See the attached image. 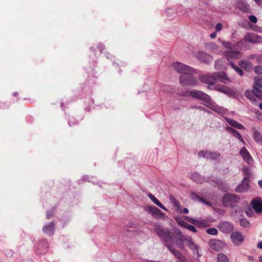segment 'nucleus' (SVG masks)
Instances as JSON below:
<instances>
[{
	"label": "nucleus",
	"mask_w": 262,
	"mask_h": 262,
	"mask_svg": "<svg viewBox=\"0 0 262 262\" xmlns=\"http://www.w3.org/2000/svg\"><path fill=\"white\" fill-rule=\"evenodd\" d=\"M253 91H251L249 90H247L245 92V96L249 99H250L251 101H253L254 100L253 99Z\"/></svg>",
	"instance_id": "nucleus-37"
},
{
	"label": "nucleus",
	"mask_w": 262,
	"mask_h": 262,
	"mask_svg": "<svg viewBox=\"0 0 262 262\" xmlns=\"http://www.w3.org/2000/svg\"><path fill=\"white\" fill-rule=\"evenodd\" d=\"M257 247L259 249H262V242H259L258 243Z\"/></svg>",
	"instance_id": "nucleus-54"
},
{
	"label": "nucleus",
	"mask_w": 262,
	"mask_h": 262,
	"mask_svg": "<svg viewBox=\"0 0 262 262\" xmlns=\"http://www.w3.org/2000/svg\"><path fill=\"white\" fill-rule=\"evenodd\" d=\"M258 184H259L260 187L262 188V181L261 180H259L258 181Z\"/></svg>",
	"instance_id": "nucleus-56"
},
{
	"label": "nucleus",
	"mask_w": 262,
	"mask_h": 262,
	"mask_svg": "<svg viewBox=\"0 0 262 262\" xmlns=\"http://www.w3.org/2000/svg\"><path fill=\"white\" fill-rule=\"evenodd\" d=\"M192 224L198 227H206L207 226V222L203 220L194 219Z\"/></svg>",
	"instance_id": "nucleus-29"
},
{
	"label": "nucleus",
	"mask_w": 262,
	"mask_h": 262,
	"mask_svg": "<svg viewBox=\"0 0 262 262\" xmlns=\"http://www.w3.org/2000/svg\"><path fill=\"white\" fill-rule=\"evenodd\" d=\"M216 258L217 262H229V259L227 256L222 253H219L217 255Z\"/></svg>",
	"instance_id": "nucleus-31"
},
{
	"label": "nucleus",
	"mask_w": 262,
	"mask_h": 262,
	"mask_svg": "<svg viewBox=\"0 0 262 262\" xmlns=\"http://www.w3.org/2000/svg\"><path fill=\"white\" fill-rule=\"evenodd\" d=\"M177 223L182 227H183L185 228L187 227V226L189 225L184 220L181 218L177 219Z\"/></svg>",
	"instance_id": "nucleus-35"
},
{
	"label": "nucleus",
	"mask_w": 262,
	"mask_h": 262,
	"mask_svg": "<svg viewBox=\"0 0 262 262\" xmlns=\"http://www.w3.org/2000/svg\"><path fill=\"white\" fill-rule=\"evenodd\" d=\"M244 41L249 42L252 43H262V36L253 33H246L244 38L237 43L238 47H241Z\"/></svg>",
	"instance_id": "nucleus-4"
},
{
	"label": "nucleus",
	"mask_w": 262,
	"mask_h": 262,
	"mask_svg": "<svg viewBox=\"0 0 262 262\" xmlns=\"http://www.w3.org/2000/svg\"><path fill=\"white\" fill-rule=\"evenodd\" d=\"M219 229L224 233H229L233 231V226L228 222H222L219 225Z\"/></svg>",
	"instance_id": "nucleus-13"
},
{
	"label": "nucleus",
	"mask_w": 262,
	"mask_h": 262,
	"mask_svg": "<svg viewBox=\"0 0 262 262\" xmlns=\"http://www.w3.org/2000/svg\"><path fill=\"white\" fill-rule=\"evenodd\" d=\"M99 48H100V51H102L103 50V49H104V46L102 45H101L100 46Z\"/></svg>",
	"instance_id": "nucleus-57"
},
{
	"label": "nucleus",
	"mask_w": 262,
	"mask_h": 262,
	"mask_svg": "<svg viewBox=\"0 0 262 262\" xmlns=\"http://www.w3.org/2000/svg\"><path fill=\"white\" fill-rule=\"evenodd\" d=\"M185 244L187 246L189 247V248L193 251L194 255H196L198 257H199L201 256L199 252L198 245L194 243L191 237L186 236Z\"/></svg>",
	"instance_id": "nucleus-8"
},
{
	"label": "nucleus",
	"mask_w": 262,
	"mask_h": 262,
	"mask_svg": "<svg viewBox=\"0 0 262 262\" xmlns=\"http://www.w3.org/2000/svg\"><path fill=\"white\" fill-rule=\"evenodd\" d=\"M238 66L246 71H250L252 69L251 63L248 60L244 59L238 62Z\"/></svg>",
	"instance_id": "nucleus-25"
},
{
	"label": "nucleus",
	"mask_w": 262,
	"mask_h": 262,
	"mask_svg": "<svg viewBox=\"0 0 262 262\" xmlns=\"http://www.w3.org/2000/svg\"><path fill=\"white\" fill-rule=\"evenodd\" d=\"M221 155L217 151H211L210 150H202L198 152V157L199 158H204L206 159L214 160L218 159Z\"/></svg>",
	"instance_id": "nucleus-7"
},
{
	"label": "nucleus",
	"mask_w": 262,
	"mask_h": 262,
	"mask_svg": "<svg viewBox=\"0 0 262 262\" xmlns=\"http://www.w3.org/2000/svg\"><path fill=\"white\" fill-rule=\"evenodd\" d=\"M219 40L220 41L222 44L227 48H231V44L229 42H226L224 41H222L221 39H219Z\"/></svg>",
	"instance_id": "nucleus-41"
},
{
	"label": "nucleus",
	"mask_w": 262,
	"mask_h": 262,
	"mask_svg": "<svg viewBox=\"0 0 262 262\" xmlns=\"http://www.w3.org/2000/svg\"><path fill=\"white\" fill-rule=\"evenodd\" d=\"M239 154L246 162L248 164L252 163L253 159L245 147H243L241 148L239 151Z\"/></svg>",
	"instance_id": "nucleus-16"
},
{
	"label": "nucleus",
	"mask_w": 262,
	"mask_h": 262,
	"mask_svg": "<svg viewBox=\"0 0 262 262\" xmlns=\"http://www.w3.org/2000/svg\"><path fill=\"white\" fill-rule=\"evenodd\" d=\"M182 212H183L184 213H188L189 212V210L187 208H185L183 209Z\"/></svg>",
	"instance_id": "nucleus-55"
},
{
	"label": "nucleus",
	"mask_w": 262,
	"mask_h": 262,
	"mask_svg": "<svg viewBox=\"0 0 262 262\" xmlns=\"http://www.w3.org/2000/svg\"><path fill=\"white\" fill-rule=\"evenodd\" d=\"M69 124L70 126H72V123L71 121H69Z\"/></svg>",
	"instance_id": "nucleus-61"
},
{
	"label": "nucleus",
	"mask_w": 262,
	"mask_h": 262,
	"mask_svg": "<svg viewBox=\"0 0 262 262\" xmlns=\"http://www.w3.org/2000/svg\"><path fill=\"white\" fill-rule=\"evenodd\" d=\"M147 211L157 219H161L164 217V213L156 207L148 206Z\"/></svg>",
	"instance_id": "nucleus-18"
},
{
	"label": "nucleus",
	"mask_w": 262,
	"mask_h": 262,
	"mask_svg": "<svg viewBox=\"0 0 262 262\" xmlns=\"http://www.w3.org/2000/svg\"><path fill=\"white\" fill-rule=\"evenodd\" d=\"M254 85L259 88H262V77L260 76L255 77L254 78Z\"/></svg>",
	"instance_id": "nucleus-33"
},
{
	"label": "nucleus",
	"mask_w": 262,
	"mask_h": 262,
	"mask_svg": "<svg viewBox=\"0 0 262 262\" xmlns=\"http://www.w3.org/2000/svg\"><path fill=\"white\" fill-rule=\"evenodd\" d=\"M209 47L214 50H217V46L215 44V43H210L209 45Z\"/></svg>",
	"instance_id": "nucleus-48"
},
{
	"label": "nucleus",
	"mask_w": 262,
	"mask_h": 262,
	"mask_svg": "<svg viewBox=\"0 0 262 262\" xmlns=\"http://www.w3.org/2000/svg\"><path fill=\"white\" fill-rule=\"evenodd\" d=\"M254 71L257 74H261L262 67L260 66H256L254 68Z\"/></svg>",
	"instance_id": "nucleus-40"
},
{
	"label": "nucleus",
	"mask_w": 262,
	"mask_h": 262,
	"mask_svg": "<svg viewBox=\"0 0 262 262\" xmlns=\"http://www.w3.org/2000/svg\"><path fill=\"white\" fill-rule=\"evenodd\" d=\"M180 95L184 97H188L191 95L193 98L201 100L203 102L202 103L203 105L220 115L225 114L227 112L226 109L212 102L210 96L202 91L196 90L186 91L182 92Z\"/></svg>",
	"instance_id": "nucleus-2"
},
{
	"label": "nucleus",
	"mask_w": 262,
	"mask_h": 262,
	"mask_svg": "<svg viewBox=\"0 0 262 262\" xmlns=\"http://www.w3.org/2000/svg\"><path fill=\"white\" fill-rule=\"evenodd\" d=\"M155 231L157 234L165 243L166 247L169 251L178 259L183 261L185 257L178 250L173 247L175 243L177 246L183 249L185 247V241L186 236L183 235L179 230H176L172 234L168 229L163 228L159 225H155Z\"/></svg>",
	"instance_id": "nucleus-1"
},
{
	"label": "nucleus",
	"mask_w": 262,
	"mask_h": 262,
	"mask_svg": "<svg viewBox=\"0 0 262 262\" xmlns=\"http://www.w3.org/2000/svg\"><path fill=\"white\" fill-rule=\"evenodd\" d=\"M207 233L210 235H216L217 233V230L214 228H208L207 231Z\"/></svg>",
	"instance_id": "nucleus-38"
},
{
	"label": "nucleus",
	"mask_w": 262,
	"mask_h": 262,
	"mask_svg": "<svg viewBox=\"0 0 262 262\" xmlns=\"http://www.w3.org/2000/svg\"><path fill=\"white\" fill-rule=\"evenodd\" d=\"M216 31H215V32H213V33H211V34L210 35V37L211 38H212V39H213V38H215V37H216Z\"/></svg>",
	"instance_id": "nucleus-52"
},
{
	"label": "nucleus",
	"mask_w": 262,
	"mask_h": 262,
	"mask_svg": "<svg viewBox=\"0 0 262 262\" xmlns=\"http://www.w3.org/2000/svg\"><path fill=\"white\" fill-rule=\"evenodd\" d=\"M223 26L222 24L218 23L215 26V31L219 32L222 29Z\"/></svg>",
	"instance_id": "nucleus-44"
},
{
	"label": "nucleus",
	"mask_w": 262,
	"mask_h": 262,
	"mask_svg": "<svg viewBox=\"0 0 262 262\" xmlns=\"http://www.w3.org/2000/svg\"><path fill=\"white\" fill-rule=\"evenodd\" d=\"M148 196L156 205L167 211V209L152 194L148 193Z\"/></svg>",
	"instance_id": "nucleus-27"
},
{
	"label": "nucleus",
	"mask_w": 262,
	"mask_h": 262,
	"mask_svg": "<svg viewBox=\"0 0 262 262\" xmlns=\"http://www.w3.org/2000/svg\"><path fill=\"white\" fill-rule=\"evenodd\" d=\"M216 81H219L225 84L230 82V79L228 78L225 73L223 72L215 73Z\"/></svg>",
	"instance_id": "nucleus-20"
},
{
	"label": "nucleus",
	"mask_w": 262,
	"mask_h": 262,
	"mask_svg": "<svg viewBox=\"0 0 262 262\" xmlns=\"http://www.w3.org/2000/svg\"><path fill=\"white\" fill-rule=\"evenodd\" d=\"M53 215V211L52 210V211H48L47 212V218L48 219H50V217H51Z\"/></svg>",
	"instance_id": "nucleus-49"
},
{
	"label": "nucleus",
	"mask_w": 262,
	"mask_h": 262,
	"mask_svg": "<svg viewBox=\"0 0 262 262\" xmlns=\"http://www.w3.org/2000/svg\"><path fill=\"white\" fill-rule=\"evenodd\" d=\"M209 246L211 249L215 251H220L223 249L224 246V243L217 239H211L209 242Z\"/></svg>",
	"instance_id": "nucleus-15"
},
{
	"label": "nucleus",
	"mask_w": 262,
	"mask_h": 262,
	"mask_svg": "<svg viewBox=\"0 0 262 262\" xmlns=\"http://www.w3.org/2000/svg\"><path fill=\"white\" fill-rule=\"evenodd\" d=\"M256 116L257 119L261 120L262 119V113L258 111L256 112Z\"/></svg>",
	"instance_id": "nucleus-47"
},
{
	"label": "nucleus",
	"mask_w": 262,
	"mask_h": 262,
	"mask_svg": "<svg viewBox=\"0 0 262 262\" xmlns=\"http://www.w3.org/2000/svg\"><path fill=\"white\" fill-rule=\"evenodd\" d=\"M191 75H181L180 77V83L183 86H195L198 84L197 79Z\"/></svg>",
	"instance_id": "nucleus-6"
},
{
	"label": "nucleus",
	"mask_w": 262,
	"mask_h": 262,
	"mask_svg": "<svg viewBox=\"0 0 262 262\" xmlns=\"http://www.w3.org/2000/svg\"><path fill=\"white\" fill-rule=\"evenodd\" d=\"M214 89L219 92H222L226 94L227 96L229 97L234 96L235 95V93L229 87L224 86V85H219L214 86Z\"/></svg>",
	"instance_id": "nucleus-12"
},
{
	"label": "nucleus",
	"mask_w": 262,
	"mask_h": 262,
	"mask_svg": "<svg viewBox=\"0 0 262 262\" xmlns=\"http://www.w3.org/2000/svg\"><path fill=\"white\" fill-rule=\"evenodd\" d=\"M249 188V179L246 177L244 178L242 183L236 188L235 190L237 192L242 193L247 191Z\"/></svg>",
	"instance_id": "nucleus-10"
},
{
	"label": "nucleus",
	"mask_w": 262,
	"mask_h": 262,
	"mask_svg": "<svg viewBox=\"0 0 262 262\" xmlns=\"http://www.w3.org/2000/svg\"><path fill=\"white\" fill-rule=\"evenodd\" d=\"M55 225L53 222L45 225L42 229L43 232L46 234L52 236L54 233Z\"/></svg>",
	"instance_id": "nucleus-21"
},
{
	"label": "nucleus",
	"mask_w": 262,
	"mask_h": 262,
	"mask_svg": "<svg viewBox=\"0 0 262 262\" xmlns=\"http://www.w3.org/2000/svg\"><path fill=\"white\" fill-rule=\"evenodd\" d=\"M200 79L202 82L205 83L212 85L216 81L215 73L204 74L201 76Z\"/></svg>",
	"instance_id": "nucleus-9"
},
{
	"label": "nucleus",
	"mask_w": 262,
	"mask_h": 262,
	"mask_svg": "<svg viewBox=\"0 0 262 262\" xmlns=\"http://www.w3.org/2000/svg\"><path fill=\"white\" fill-rule=\"evenodd\" d=\"M185 220H186V221H187V222H189V223H192V224H193V221H194V219L191 218V217H189V216H185Z\"/></svg>",
	"instance_id": "nucleus-50"
},
{
	"label": "nucleus",
	"mask_w": 262,
	"mask_h": 262,
	"mask_svg": "<svg viewBox=\"0 0 262 262\" xmlns=\"http://www.w3.org/2000/svg\"><path fill=\"white\" fill-rule=\"evenodd\" d=\"M223 61L222 59H218L216 60L215 61L214 63V68L216 70H220L222 69L223 66Z\"/></svg>",
	"instance_id": "nucleus-34"
},
{
	"label": "nucleus",
	"mask_w": 262,
	"mask_h": 262,
	"mask_svg": "<svg viewBox=\"0 0 262 262\" xmlns=\"http://www.w3.org/2000/svg\"><path fill=\"white\" fill-rule=\"evenodd\" d=\"M239 201L238 196L233 194H226L223 199V202L224 206L233 207Z\"/></svg>",
	"instance_id": "nucleus-5"
},
{
	"label": "nucleus",
	"mask_w": 262,
	"mask_h": 262,
	"mask_svg": "<svg viewBox=\"0 0 262 262\" xmlns=\"http://www.w3.org/2000/svg\"><path fill=\"white\" fill-rule=\"evenodd\" d=\"M190 196L192 200L194 201L204 202L203 199L201 197H200L199 195H198L194 192H191L190 194Z\"/></svg>",
	"instance_id": "nucleus-36"
},
{
	"label": "nucleus",
	"mask_w": 262,
	"mask_h": 262,
	"mask_svg": "<svg viewBox=\"0 0 262 262\" xmlns=\"http://www.w3.org/2000/svg\"><path fill=\"white\" fill-rule=\"evenodd\" d=\"M257 60L260 62H262V55H259L257 57Z\"/></svg>",
	"instance_id": "nucleus-53"
},
{
	"label": "nucleus",
	"mask_w": 262,
	"mask_h": 262,
	"mask_svg": "<svg viewBox=\"0 0 262 262\" xmlns=\"http://www.w3.org/2000/svg\"><path fill=\"white\" fill-rule=\"evenodd\" d=\"M239 222H240V225L244 227H246L248 226V225L249 224V222L246 219H242L240 220Z\"/></svg>",
	"instance_id": "nucleus-39"
},
{
	"label": "nucleus",
	"mask_w": 262,
	"mask_h": 262,
	"mask_svg": "<svg viewBox=\"0 0 262 262\" xmlns=\"http://www.w3.org/2000/svg\"><path fill=\"white\" fill-rule=\"evenodd\" d=\"M193 108H196L200 110L201 111H203L207 112L208 113H210L209 111H207L206 108H205L204 107H203L202 106H194Z\"/></svg>",
	"instance_id": "nucleus-46"
},
{
	"label": "nucleus",
	"mask_w": 262,
	"mask_h": 262,
	"mask_svg": "<svg viewBox=\"0 0 262 262\" xmlns=\"http://www.w3.org/2000/svg\"><path fill=\"white\" fill-rule=\"evenodd\" d=\"M231 238L232 243L236 246L241 245L244 241V237L242 233L237 231L232 233Z\"/></svg>",
	"instance_id": "nucleus-11"
},
{
	"label": "nucleus",
	"mask_w": 262,
	"mask_h": 262,
	"mask_svg": "<svg viewBox=\"0 0 262 262\" xmlns=\"http://www.w3.org/2000/svg\"><path fill=\"white\" fill-rule=\"evenodd\" d=\"M252 91L254 96L258 98H262V91L260 90V88L253 85Z\"/></svg>",
	"instance_id": "nucleus-30"
},
{
	"label": "nucleus",
	"mask_w": 262,
	"mask_h": 262,
	"mask_svg": "<svg viewBox=\"0 0 262 262\" xmlns=\"http://www.w3.org/2000/svg\"><path fill=\"white\" fill-rule=\"evenodd\" d=\"M174 203H175L176 206H177V204H178V202H177V201H175V202H174Z\"/></svg>",
	"instance_id": "nucleus-62"
},
{
	"label": "nucleus",
	"mask_w": 262,
	"mask_h": 262,
	"mask_svg": "<svg viewBox=\"0 0 262 262\" xmlns=\"http://www.w3.org/2000/svg\"><path fill=\"white\" fill-rule=\"evenodd\" d=\"M251 206L253 209L257 212H262V199L259 198L254 199L251 201Z\"/></svg>",
	"instance_id": "nucleus-17"
},
{
	"label": "nucleus",
	"mask_w": 262,
	"mask_h": 262,
	"mask_svg": "<svg viewBox=\"0 0 262 262\" xmlns=\"http://www.w3.org/2000/svg\"><path fill=\"white\" fill-rule=\"evenodd\" d=\"M255 2L259 7H262V0H254Z\"/></svg>",
	"instance_id": "nucleus-51"
},
{
	"label": "nucleus",
	"mask_w": 262,
	"mask_h": 262,
	"mask_svg": "<svg viewBox=\"0 0 262 262\" xmlns=\"http://www.w3.org/2000/svg\"><path fill=\"white\" fill-rule=\"evenodd\" d=\"M17 94V93L16 92H15V93H14V94H13V95H14V96H16Z\"/></svg>",
	"instance_id": "nucleus-63"
},
{
	"label": "nucleus",
	"mask_w": 262,
	"mask_h": 262,
	"mask_svg": "<svg viewBox=\"0 0 262 262\" xmlns=\"http://www.w3.org/2000/svg\"><path fill=\"white\" fill-rule=\"evenodd\" d=\"M226 130L229 132L232 136L239 140L242 143L245 144V142L241 134L235 129L230 126L226 127Z\"/></svg>",
	"instance_id": "nucleus-19"
},
{
	"label": "nucleus",
	"mask_w": 262,
	"mask_h": 262,
	"mask_svg": "<svg viewBox=\"0 0 262 262\" xmlns=\"http://www.w3.org/2000/svg\"><path fill=\"white\" fill-rule=\"evenodd\" d=\"M259 108L262 110V102L259 104Z\"/></svg>",
	"instance_id": "nucleus-60"
},
{
	"label": "nucleus",
	"mask_w": 262,
	"mask_h": 262,
	"mask_svg": "<svg viewBox=\"0 0 262 262\" xmlns=\"http://www.w3.org/2000/svg\"><path fill=\"white\" fill-rule=\"evenodd\" d=\"M196 57L201 62L206 63H209L213 60L210 55L203 52H199L196 55Z\"/></svg>",
	"instance_id": "nucleus-14"
},
{
	"label": "nucleus",
	"mask_w": 262,
	"mask_h": 262,
	"mask_svg": "<svg viewBox=\"0 0 262 262\" xmlns=\"http://www.w3.org/2000/svg\"><path fill=\"white\" fill-rule=\"evenodd\" d=\"M238 8L243 12H247L249 11V6L244 1H241L237 5Z\"/></svg>",
	"instance_id": "nucleus-28"
},
{
	"label": "nucleus",
	"mask_w": 262,
	"mask_h": 262,
	"mask_svg": "<svg viewBox=\"0 0 262 262\" xmlns=\"http://www.w3.org/2000/svg\"><path fill=\"white\" fill-rule=\"evenodd\" d=\"M259 260L260 262H262V255L259 256Z\"/></svg>",
	"instance_id": "nucleus-59"
},
{
	"label": "nucleus",
	"mask_w": 262,
	"mask_h": 262,
	"mask_svg": "<svg viewBox=\"0 0 262 262\" xmlns=\"http://www.w3.org/2000/svg\"><path fill=\"white\" fill-rule=\"evenodd\" d=\"M190 177L191 179L195 183H202L205 181V178L196 172L192 173Z\"/></svg>",
	"instance_id": "nucleus-26"
},
{
	"label": "nucleus",
	"mask_w": 262,
	"mask_h": 262,
	"mask_svg": "<svg viewBox=\"0 0 262 262\" xmlns=\"http://www.w3.org/2000/svg\"><path fill=\"white\" fill-rule=\"evenodd\" d=\"M229 64L241 76L243 75L244 72L241 68L235 66L232 62H230Z\"/></svg>",
	"instance_id": "nucleus-32"
},
{
	"label": "nucleus",
	"mask_w": 262,
	"mask_h": 262,
	"mask_svg": "<svg viewBox=\"0 0 262 262\" xmlns=\"http://www.w3.org/2000/svg\"><path fill=\"white\" fill-rule=\"evenodd\" d=\"M224 119L225 121L231 126L236 128L238 129H244L245 127L237 121L229 118L228 117H225Z\"/></svg>",
	"instance_id": "nucleus-22"
},
{
	"label": "nucleus",
	"mask_w": 262,
	"mask_h": 262,
	"mask_svg": "<svg viewBox=\"0 0 262 262\" xmlns=\"http://www.w3.org/2000/svg\"><path fill=\"white\" fill-rule=\"evenodd\" d=\"M239 54L240 52L239 51H229L224 53V56L228 60L238 58Z\"/></svg>",
	"instance_id": "nucleus-23"
},
{
	"label": "nucleus",
	"mask_w": 262,
	"mask_h": 262,
	"mask_svg": "<svg viewBox=\"0 0 262 262\" xmlns=\"http://www.w3.org/2000/svg\"><path fill=\"white\" fill-rule=\"evenodd\" d=\"M172 68L178 73L182 75H192L195 73V70L191 67L179 62H175L172 64Z\"/></svg>",
	"instance_id": "nucleus-3"
},
{
	"label": "nucleus",
	"mask_w": 262,
	"mask_h": 262,
	"mask_svg": "<svg viewBox=\"0 0 262 262\" xmlns=\"http://www.w3.org/2000/svg\"><path fill=\"white\" fill-rule=\"evenodd\" d=\"M186 229L194 233L197 232L196 229L194 226L190 225H188Z\"/></svg>",
	"instance_id": "nucleus-42"
},
{
	"label": "nucleus",
	"mask_w": 262,
	"mask_h": 262,
	"mask_svg": "<svg viewBox=\"0 0 262 262\" xmlns=\"http://www.w3.org/2000/svg\"><path fill=\"white\" fill-rule=\"evenodd\" d=\"M259 28L258 27H257L256 29H254L253 30L256 32H259L260 31L259 30Z\"/></svg>",
	"instance_id": "nucleus-58"
},
{
	"label": "nucleus",
	"mask_w": 262,
	"mask_h": 262,
	"mask_svg": "<svg viewBox=\"0 0 262 262\" xmlns=\"http://www.w3.org/2000/svg\"><path fill=\"white\" fill-rule=\"evenodd\" d=\"M252 130L254 140L257 143L262 144V134L255 127H253Z\"/></svg>",
	"instance_id": "nucleus-24"
},
{
	"label": "nucleus",
	"mask_w": 262,
	"mask_h": 262,
	"mask_svg": "<svg viewBox=\"0 0 262 262\" xmlns=\"http://www.w3.org/2000/svg\"><path fill=\"white\" fill-rule=\"evenodd\" d=\"M247 215L249 216H252L253 215V211L250 208H248L246 211Z\"/></svg>",
	"instance_id": "nucleus-45"
},
{
	"label": "nucleus",
	"mask_w": 262,
	"mask_h": 262,
	"mask_svg": "<svg viewBox=\"0 0 262 262\" xmlns=\"http://www.w3.org/2000/svg\"><path fill=\"white\" fill-rule=\"evenodd\" d=\"M249 19L253 23H256L257 21V19L254 15H250L249 16Z\"/></svg>",
	"instance_id": "nucleus-43"
}]
</instances>
